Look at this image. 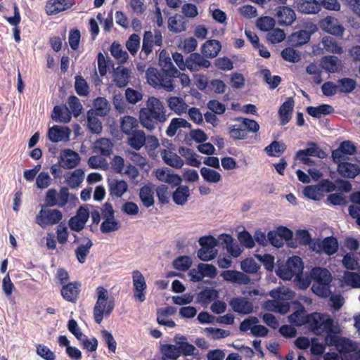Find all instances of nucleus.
Segmentation results:
<instances>
[{
    "label": "nucleus",
    "instance_id": "obj_1",
    "mask_svg": "<svg viewBox=\"0 0 360 360\" xmlns=\"http://www.w3.org/2000/svg\"><path fill=\"white\" fill-rule=\"evenodd\" d=\"M167 119L165 107L160 101L155 97H149L146 107L142 108L139 112V120L141 125L153 130L158 123H163Z\"/></svg>",
    "mask_w": 360,
    "mask_h": 360
},
{
    "label": "nucleus",
    "instance_id": "obj_2",
    "mask_svg": "<svg viewBox=\"0 0 360 360\" xmlns=\"http://www.w3.org/2000/svg\"><path fill=\"white\" fill-rule=\"evenodd\" d=\"M159 65L161 67L160 70L150 67L146 72L148 84L158 89L163 83L162 79L166 80L171 74L172 76H174V74L179 73V71L173 65L171 58L163 55L162 52L160 54Z\"/></svg>",
    "mask_w": 360,
    "mask_h": 360
},
{
    "label": "nucleus",
    "instance_id": "obj_3",
    "mask_svg": "<svg viewBox=\"0 0 360 360\" xmlns=\"http://www.w3.org/2000/svg\"><path fill=\"white\" fill-rule=\"evenodd\" d=\"M305 326L316 335H327L333 333V330L338 326L334 319L328 314L319 312L309 314Z\"/></svg>",
    "mask_w": 360,
    "mask_h": 360
},
{
    "label": "nucleus",
    "instance_id": "obj_4",
    "mask_svg": "<svg viewBox=\"0 0 360 360\" xmlns=\"http://www.w3.org/2000/svg\"><path fill=\"white\" fill-rule=\"evenodd\" d=\"M313 280L312 292L321 297H328L331 294V282L333 280L330 272L326 268L314 267L311 272Z\"/></svg>",
    "mask_w": 360,
    "mask_h": 360
},
{
    "label": "nucleus",
    "instance_id": "obj_5",
    "mask_svg": "<svg viewBox=\"0 0 360 360\" xmlns=\"http://www.w3.org/2000/svg\"><path fill=\"white\" fill-rule=\"evenodd\" d=\"M97 301L94 307V318L95 322L100 324L103 316H109L114 309V300L109 299L108 290L103 286L96 288Z\"/></svg>",
    "mask_w": 360,
    "mask_h": 360
},
{
    "label": "nucleus",
    "instance_id": "obj_6",
    "mask_svg": "<svg viewBox=\"0 0 360 360\" xmlns=\"http://www.w3.org/2000/svg\"><path fill=\"white\" fill-rule=\"evenodd\" d=\"M235 120L239 124L230 125L228 128L230 137L235 141L245 139L249 133H256L259 129V124L254 120L237 117Z\"/></svg>",
    "mask_w": 360,
    "mask_h": 360
},
{
    "label": "nucleus",
    "instance_id": "obj_7",
    "mask_svg": "<svg viewBox=\"0 0 360 360\" xmlns=\"http://www.w3.org/2000/svg\"><path fill=\"white\" fill-rule=\"evenodd\" d=\"M303 262L298 256L290 257L285 264L279 265L276 274L283 280H291L295 276H299L303 271Z\"/></svg>",
    "mask_w": 360,
    "mask_h": 360
},
{
    "label": "nucleus",
    "instance_id": "obj_8",
    "mask_svg": "<svg viewBox=\"0 0 360 360\" xmlns=\"http://www.w3.org/2000/svg\"><path fill=\"white\" fill-rule=\"evenodd\" d=\"M162 45V35L160 30L155 29L154 32L145 31L143 37L142 49L139 56L142 60H146L150 53L153 52L154 46Z\"/></svg>",
    "mask_w": 360,
    "mask_h": 360
},
{
    "label": "nucleus",
    "instance_id": "obj_9",
    "mask_svg": "<svg viewBox=\"0 0 360 360\" xmlns=\"http://www.w3.org/2000/svg\"><path fill=\"white\" fill-rule=\"evenodd\" d=\"M41 206L35 218V222L41 228L58 224L63 219V213L58 209Z\"/></svg>",
    "mask_w": 360,
    "mask_h": 360
},
{
    "label": "nucleus",
    "instance_id": "obj_10",
    "mask_svg": "<svg viewBox=\"0 0 360 360\" xmlns=\"http://www.w3.org/2000/svg\"><path fill=\"white\" fill-rule=\"evenodd\" d=\"M338 333L339 329L337 326L333 330V333L328 334L324 337V342L326 346L335 347L341 354L354 351L355 347L352 342L346 338L339 336Z\"/></svg>",
    "mask_w": 360,
    "mask_h": 360
},
{
    "label": "nucleus",
    "instance_id": "obj_11",
    "mask_svg": "<svg viewBox=\"0 0 360 360\" xmlns=\"http://www.w3.org/2000/svg\"><path fill=\"white\" fill-rule=\"evenodd\" d=\"M199 244L201 246L198 251V257L202 261H210L213 259L217 255L215 247L217 245V240L212 236H203L199 239Z\"/></svg>",
    "mask_w": 360,
    "mask_h": 360
},
{
    "label": "nucleus",
    "instance_id": "obj_12",
    "mask_svg": "<svg viewBox=\"0 0 360 360\" xmlns=\"http://www.w3.org/2000/svg\"><path fill=\"white\" fill-rule=\"evenodd\" d=\"M132 280L134 285V297L139 302L146 300V292L147 285L143 274L138 270L132 272Z\"/></svg>",
    "mask_w": 360,
    "mask_h": 360
},
{
    "label": "nucleus",
    "instance_id": "obj_13",
    "mask_svg": "<svg viewBox=\"0 0 360 360\" xmlns=\"http://www.w3.org/2000/svg\"><path fill=\"white\" fill-rule=\"evenodd\" d=\"M319 26L323 31L337 37H342L345 32V28L338 20L332 16H327L321 19Z\"/></svg>",
    "mask_w": 360,
    "mask_h": 360
},
{
    "label": "nucleus",
    "instance_id": "obj_14",
    "mask_svg": "<svg viewBox=\"0 0 360 360\" xmlns=\"http://www.w3.org/2000/svg\"><path fill=\"white\" fill-rule=\"evenodd\" d=\"M81 283L79 281L70 282L63 285L60 289L62 297L67 302L76 303L81 291Z\"/></svg>",
    "mask_w": 360,
    "mask_h": 360
},
{
    "label": "nucleus",
    "instance_id": "obj_15",
    "mask_svg": "<svg viewBox=\"0 0 360 360\" xmlns=\"http://www.w3.org/2000/svg\"><path fill=\"white\" fill-rule=\"evenodd\" d=\"M80 162L79 154L71 149L63 150L60 155L58 163L64 169H73Z\"/></svg>",
    "mask_w": 360,
    "mask_h": 360
},
{
    "label": "nucleus",
    "instance_id": "obj_16",
    "mask_svg": "<svg viewBox=\"0 0 360 360\" xmlns=\"http://www.w3.org/2000/svg\"><path fill=\"white\" fill-rule=\"evenodd\" d=\"M74 4V0H49L45 10L47 15H53L70 8Z\"/></svg>",
    "mask_w": 360,
    "mask_h": 360
},
{
    "label": "nucleus",
    "instance_id": "obj_17",
    "mask_svg": "<svg viewBox=\"0 0 360 360\" xmlns=\"http://www.w3.org/2000/svg\"><path fill=\"white\" fill-rule=\"evenodd\" d=\"M232 309L238 314H250L253 311V304L245 297L232 298L229 302Z\"/></svg>",
    "mask_w": 360,
    "mask_h": 360
},
{
    "label": "nucleus",
    "instance_id": "obj_18",
    "mask_svg": "<svg viewBox=\"0 0 360 360\" xmlns=\"http://www.w3.org/2000/svg\"><path fill=\"white\" fill-rule=\"evenodd\" d=\"M356 148L350 141H342L339 148L333 150L332 158L334 162H339L344 160L345 155H352L356 153Z\"/></svg>",
    "mask_w": 360,
    "mask_h": 360
},
{
    "label": "nucleus",
    "instance_id": "obj_19",
    "mask_svg": "<svg viewBox=\"0 0 360 360\" xmlns=\"http://www.w3.org/2000/svg\"><path fill=\"white\" fill-rule=\"evenodd\" d=\"M223 278L229 282L240 285H248L250 283V278L245 274L236 270H226L221 273Z\"/></svg>",
    "mask_w": 360,
    "mask_h": 360
},
{
    "label": "nucleus",
    "instance_id": "obj_20",
    "mask_svg": "<svg viewBox=\"0 0 360 360\" xmlns=\"http://www.w3.org/2000/svg\"><path fill=\"white\" fill-rule=\"evenodd\" d=\"M336 163L338 173L344 178L354 179L360 174V167L356 164L342 161Z\"/></svg>",
    "mask_w": 360,
    "mask_h": 360
},
{
    "label": "nucleus",
    "instance_id": "obj_21",
    "mask_svg": "<svg viewBox=\"0 0 360 360\" xmlns=\"http://www.w3.org/2000/svg\"><path fill=\"white\" fill-rule=\"evenodd\" d=\"M276 16L281 25H290L295 20L294 10L288 6H278L276 9Z\"/></svg>",
    "mask_w": 360,
    "mask_h": 360
},
{
    "label": "nucleus",
    "instance_id": "obj_22",
    "mask_svg": "<svg viewBox=\"0 0 360 360\" xmlns=\"http://www.w3.org/2000/svg\"><path fill=\"white\" fill-rule=\"evenodd\" d=\"M210 66V62L198 53H191L187 58L186 68L191 71H198L200 69L207 68Z\"/></svg>",
    "mask_w": 360,
    "mask_h": 360
},
{
    "label": "nucleus",
    "instance_id": "obj_23",
    "mask_svg": "<svg viewBox=\"0 0 360 360\" xmlns=\"http://www.w3.org/2000/svg\"><path fill=\"white\" fill-rule=\"evenodd\" d=\"M171 77H168V79L166 80H164L162 79V82H163L160 86V88H163L167 91H172L175 89V84H174V79L179 78L181 84L183 86H187L190 84V78L189 77L184 74L179 72V73L174 74V76H172V74L169 75Z\"/></svg>",
    "mask_w": 360,
    "mask_h": 360
},
{
    "label": "nucleus",
    "instance_id": "obj_24",
    "mask_svg": "<svg viewBox=\"0 0 360 360\" xmlns=\"http://www.w3.org/2000/svg\"><path fill=\"white\" fill-rule=\"evenodd\" d=\"M297 11L306 14H315L320 11L321 6L318 0H296Z\"/></svg>",
    "mask_w": 360,
    "mask_h": 360
},
{
    "label": "nucleus",
    "instance_id": "obj_25",
    "mask_svg": "<svg viewBox=\"0 0 360 360\" xmlns=\"http://www.w3.org/2000/svg\"><path fill=\"white\" fill-rule=\"evenodd\" d=\"M221 43L216 39H210L205 41L202 48L201 52L206 58H215L221 51Z\"/></svg>",
    "mask_w": 360,
    "mask_h": 360
},
{
    "label": "nucleus",
    "instance_id": "obj_26",
    "mask_svg": "<svg viewBox=\"0 0 360 360\" xmlns=\"http://www.w3.org/2000/svg\"><path fill=\"white\" fill-rule=\"evenodd\" d=\"M307 146L308 148L305 149L297 151V156L316 157L321 159L326 158V153L320 148L316 143L313 141L308 142Z\"/></svg>",
    "mask_w": 360,
    "mask_h": 360
},
{
    "label": "nucleus",
    "instance_id": "obj_27",
    "mask_svg": "<svg viewBox=\"0 0 360 360\" xmlns=\"http://www.w3.org/2000/svg\"><path fill=\"white\" fill-rule=\"evenodd\" d=\"M321 65L327 72L335 73L340 71L341 61L334 56H326L321 58Z\"/></svg>",
    "mask_w": 360,
    "mask_h": 360
},
{
    "label": "nucleus",
    "instance_id": "obj_28",
    "mask_svg": "<svg viewBox=\"0 0 360 360\" xmlns=\"http://www.w3.org/2000/svg\"><path fill=\"white\" fill-rule=\"evenodd\" d=\"M13 16L12 17H7L4 16V18L6 20V21L11 24V25L14 26L13 27V37L14 39L16 42H20V30L18 27V25L20 22L21 17L20 11L18 8V6L16 3L13 4Z\"/></svg>",
    "mask_w": 360,
    "mask_h": 360
},
{
    "label": "nucleus",
    "instance_id": "obj_29",
    "mask_svg": "<svg viewBox=\"0 0 360 360\" xmlns=\"http://www.w3.org/2000/svg\"><path fill=\"white\" fill-rule=\"evenodd\" d=\"M308 314L304 306L299 304L298 309L288 316V321L295 326H305Z\"/></svg>",
    "mask_w": 360,
    "mask_h": 360
},
{
    "label": "nucleus",
    "instance_id": "obj_30",
    "mask_svg": "<svg viewBox=\"0 0 360 360\" xmlns=\"http://www.w3.org/2000/svg\"><path fill=\"white\" fill-rule=\"evenodd\" d=\"M294 100L292 98H288L280 107L278 113L281 124H286L291 118V114L293 110Z\"/></svg>",
    "mask_w": 360,
    "mask_h": 360
},
{
    "label": "nucleus",
    "instance_id": "obj_31",
    "mask_svg": "<svg viewBox=\"0 0 360 360\" xmlns=\"http://www.w3.org/2000/svg\"><path fill=\"white\" fill-rule=\"evenodd\" d=\"M318 247L328 255L335 254L338 250V240L333 236L325 238L321 243H319Z\"/></svg>",
    "mask_w": 360,
    "mask_h": 360
},
{
    "label": "nucleus",
    "instance_id": "obj_32",
    "mask_svg": "<svg viewBox=\"0 0 360 360\" xmlns=\"http://www.w3.org/2000/svg\"><path fill=\"white\" fill-rule=\"evenodd\" d=\"M161 156L164 162L174 168L179 169L184 165V160L177 154L163 149L161 151Z\"/></svg>",
    "mask_w": 360,
    "mask_h": 360
},
{
    "label": "nucleus",
    "instance_id": "obj_33",
    "mask_svg": "<svg viewBox=\"0 0 360 360\" xmlns=\"http://www.w3.org/2000/svg\"><path fill=\"white\" fill-rule=\"evenodd\" d=\"M186 22L182 15L176 14L169 18L168 29L169 31L174 33H179L186 30Z\"/></svg>",
    "mask_w": 360,
    "mask_h": 360
},
{
    "label": "nucleus",
    "instance_id": "obj_34",
    "mask_svg": "<svg viewBox=\"0 0 360 360\" xmlns=\"http://www.w3.org/2000/svg\"><path fill=\"white\" fill-rule=\"evenodd\" d=\"M162 360H177L180 356L178 346L172 344H165L160 347Z\"/></svg>",
    "mask_w": 360,
    "mask_h": 360
},
{
    "label": "nucleus",
    "instance_id": "obj_35",
    "mask_svg": "<svg viewBox=\"0 0 360 360\" xmlns=\"http://www.w3.org/2000/svg\"><path fill=\"white\" fill-rule=\"evenodd\" d=\"M69 133L70 131L68 128H63L55 125L49 129L48 136L52 142L57 143L63 139H68Z\"/></svg>",
    "mask_w": 360,
    "mask_h": 360
},
{
    "label": "nucleus",
    "instance_id": "obj_36",
    "mask_svg": "<svg viewBox=\"0 0 360 360\" xmlns=\"http://www.w3.org/2000/svg\"><path fill=\"white\" fill-rule=\"evenodd\" d=\"M138 127L139 121L135 117L127 115L122 118L120 128L124 134L130 135L137 131Z\"/></svg>",
    "mask_w": 360,
    "mask_h": 360
},
{
    "label": "nucleus",
    "instance_id": "obj_37",
    "mask_svg": "<svg viewBox=\"0 0 360 360\" xmlns=\"http://www.w3.org/2000/svg\"><path fill=\"white\" fill-rule=\"evenodd\" d=\"M307 112L313 117L320 118L322 115H330L333 112V108L328 104H321L317 107L309 106Z\"/></svg>",
    "mask_w": 360,
    "mask_h": 360
},
{
    "label": "nucleus",
    "instance_id": "obj_38",
    "mask_svg": "<svg viewBox=\"0 0 360 360\" xmlns=\"http://www.w3.org/2000/svg\"><path fill=\"white\" fill-rule=\"evenodd\" d=\"M128 139L129 145L134 149L140 150L146 143V134L142 130H137L130 134Z\"/></svg>",
    "mask_w": 360,
    "mask_h": 360
},
{
    "label": "nucleus",
    "instance_id": "obj_39",
    "mask_svg": "<svg viewBox=\"0 0 360 360\" xmlns=\"http://www.w3.org/2000/svg\"><path fill=\"white\" fill-rule=\"evenodd\" d=\"M154 191L150 185H144L139 191V198L143 205L146 207H151L154 205Z\"/></svg>",
    "mask_w": 360,
    "mask_h": 360
},
{
    "label": "nucleus",
    "instance_id": "obj_40",
    "mask_svg": "<svg viewBox=\"0 0 360 360\" xmlns=\"http://www.w3.org/2000/svg\"><path fill=\"white\" fill-rule=\"evenodd\" d=\"M94 115L98 116H105L110 110V105L107 99L104 97H97L94 101Z\"/></svg>",
    "mask_w": 360,
    "mask_h": 360
},
{
    "label": "nucleus",
    "instance_id": "obj_41",
    "mask_svg": "<svg viewBox=\"0 0 360 360\" xmlns=\"http://www.w3.org/2000/svg\"><path fill=\"white\" fill-rule=\"evenodd\" d=\"M127 189L128 185L124 180H114L109 184V191L112 196L121 198Z\"/></svg>",
    "mask_w": 360,
    "mask_h": 360
},
{
    "label": "nucleus",
    "instance_id": "obj_42",
    "mask_svg": "<svg viewBox=\"0 0 360 360\" xmlns=\"http://www.w3.org/2000/svg\"><path fill=\"white\" fill-rule=\"evenodd\" d=\"M310 37V32L305 30H301L292 33L290 36V41L292 46L297 47L307 44L309 41Z\"/></svg>",
    "mask_w": 360,
    "mask_h": 360
},
{
    "label": "nucleus",
    "instance_id": "obj_43",
    "mask_svg": "<svg viewBox=\"0 0 360 360\" xmlns=\"http://www.w3.org/2000/svg\"><path fill=\"white\" fill-rule=\"evenodd\" d=\"M190 195V190L187 186H179L173 193L172 198L176 205H184Z\"/></svg>",
    "mask_w": 360,
    "mask_h": 360
},
{
    "label": "nucleus",
    "instance_id": "obj_44",
    "mask_svg": "<svg viewBox=\"0 0 360 360\" xmlns=\"http://www.w3.org/2000/svg\"><path fill=\"white\" fill-rule=\"evenodd\" d=\"M112 144L109 139L101 138L94 143V150L104 156H109L112 153Z\"/></svg>",
    "mask_w": 360,
    "mask_h": 360
},
{
    "label": "nucleus",
    "instance_id": "obj_45",
    "mask_svg": "<svg viewBox=\"0 0 360 360\" xmlns=\"http://www.w3.org/2000/svg\"><path fill=\"white\" fill-rule=\"evenodd\" d=\"M52 118L56 122L68 123L71 120V112L68 108L56 105L53 108Z\"/></svg>",
    "mask_w": 360,
    "mask_h": 360
},
{
    "label": "nucleus",
    "instance_id": "obj_46",
    "mask_svg": "<svg viewBox=\"0 0 360 360\" xmlns=\"http://www.w3.org/2000/svg\"><path fill=\"white\" fill-rule=\"evenodd\" d=\"M338 92L344 94L352 93L356 87V82L355 79L344 77L339 79L337 82Z\"/></svg>",
    "mask_w": 360,
    "mask_h": 360
},
{
    "label": "nucleus",
    "instance_id": "obj_47",
    "mask_svg": "<svg viewBox=\"0 0 360 360\" xmlns=\"http://www.w3.org/2000/svg\"><path fill=\"white\" fill-rule=\"evenodd\" d=\"M286 150V146L283 143L277 141H272L265 147L264 150L270 157H280Z\"/></svg>",
    "mask_w": 360,
    "mask_h": 360
},
{
    "label": "nucleus",
    "instance_id": "obj_48",
    "mask_svg": "<svg viewBox=\"0 0 360 360\" xmlns=\"http://www.w3.org/2000/svg\"><path fill=\"white\" fill-rule=\"evenodd\" d=\"M169 108L176 114H181L186 110L187 105L183 98L177 96H172L167 100Z\"/></svg>",
    "mask_w": 360,
    "mask_h": 360
},
{
    "label": "nucleus",
    "instance_id": "obj_49",
    "mask_svg": "<svg viewBox=\"0 0 360 360\" xmlns=\"http://www.w3.org/2000/svg\"><path fill=\"white\" fill-rule=\"evenodd\" d=\"M323 48L330 53L341 54L343 52L342 47L339 45L336 40L330 37H325L322 39Z\"/></svg>",
    "mask_w": 360,
    "mask_h": 360
},
{
    "label": "nucleus",
    "instance_id": "obj_50",
    "mask_svg": "<svg viewBox=\"0 0 360 360\" xmlns=\"http://www.w3.org/2000/svg\"><path fill=\"white\" fill-rule=\"evenodd\" d=\"M92 245V241L89 238H86L85 244H82L76 248L75 255L79 263L83 264L85 262Z\"/></svg>",
    "mask_w": 360,
    "mask_h": 360
},
{
    "label": "nucleus",
    "instance_id": "obj_51",
    "mask_svg": "<svg viewBox=\"0 0 360 360\" xmlns=\"http://www.w3.org/2000/svg\"><path fill=\"white\" fill-rule=\"evenodd\" d=\"M191 124L183 118H173L167 127V134L169 136H173L175 135L176 131L179 128H187L190 127Z\"/></svg>",
    "mask_w": 360,
    "mask_h": 360
},
{
    "label": "nucleus",
    "instance_id": "obj_52",
    "mask_svg": "<svg viewBox=\"0 0 360 360\" xmlns=\"http://www.w3.org/2000/svg\"><path fill=\"white\" fill-rule=\"evenodd\" d=\"M88 127L91 132L94 134H100L102 131V124L101 121L95 116L92 110L87 112Z\"/></svg>",
    "mask_w": 360,
    "mask_h": 360
},
{
    "label": "nucleus",
    "instance_id": "obj_53",
    "mask_svg": "<svg viewBox=\"0 0 360 360\" xmlns=\"http://www.w3.org/2000/svg\"><path fill=\"white\" fill-rule=\"evenodd\" d=\"M218 297V292L213 288H205L198 295V300L202 304H209Z\"/></svg>",
    "mask_w": 360,
    "mask_h": 360
},
{
    "label": "nucleus",
    "instance_id": "obj_54",
    "mask_svg": "<svg viewBox=\"0 0 360 360\" xmlns=\"http://www.w3.org/2000/svg\"><path fill=\"white\" fill-rule=\"evenodd\" d=\"M75 89L80 96H86L89 94V86L86 81L81 75L75 77Z\"/></svg>",
    "mask_w": 360,
    "mask_h": 360
},
{
    "label": "nucleus",
    "instance_id": "obj_55",
    "mask_svg": "<svg viewBox=\"0 0 360 360\" xmlns=\"http://www.w3.org/2000/svg\"><path fill=\"white\" fill-rule=\"evenodd\" d=\"M200 174L207 182L217 183L221 179V176L218 172L205 167L201 168Z\"/></svg>",
    "mask_w": 360,
    "mask_h": 360
},
{
    "label": "nucleus",
    "instance_id": "obj_56",
    "mask_svg": "<svg viewBox=\"0 0 360 360\" xmlns=\"http://www.w3.org/2000/svg\"><path fill=\"white\" fill-rule=\"evenodd\" d=\"M111 55L116 59L121 62H125L128 58V53L127 51L122 50L121 45L114 41L110 46Z\"/></svg>",
    "mask_w": 360,
    "mask_h": 360
},
{
    "label": "nucleus",
    "instance_id": "obj_57",
    "mask_svg": "<svg viewBox=\"0 0 360 360\" xmlns=\"http://www.w3.org/2000/svg\"><path fill=\"white\" fill-rule=\"evenodd\" d=\"M140 37L137 34H132L127 41L126 48L132 56L137 53L140 48Z\"/></svg>",
    "mask_w": 360,
    "mask_h": 360
},
{
    "label": "nucleus",
    "instance_id": "obj_58",
    "mask_svg": "<svg viewBox=\"0 0 360 360\" xmlns=\"http://www.w3.org/2000/svg\"><path fill=\"white\" fill-rule=\"evenodd\" d=\"M303 193L309 199L315 201L320 200L323 196V193H321L317 185H311L306 186L304 188Z\"/></svg>",
    "mask_w": 360,
    "mask_h": 360
},
{
    "label": "nucleus",
    "instance_id": "obj_59",
    "mask_svg": "<svg viewBox=\"0 0 360 360\" xmlns=\"http://www.w3.org/2000/svg\"><path fill=\"white\" fill-rule=\"evenodd\" d=\"M174 267L179 271H186L192 265L191 259L188 256H179L173 262Z\"/></svg>",
    "mask_w": 360,
    "mask_h": 360
},
{
    "label": "nucleus",
    "instance_id": "obj_60",
    "mask_svg": "<svg viewBox=\"0 0 360 360\" xmlns=\"http://www.w3.org/2000/svg\"><path fill=\"white\" fill-rule=\"evenodd\" d=\"M84 172L81 169H75L68 179V183L72 188L77 187L84 180Z\"/></svg>",
    "mask_w": 360,
    "mask_h": 360
},
{
    "label": "nucleus",
    "instance_id": "obj_61",
    "mask_svg": "<svg viewBox=\"0 0 360 360\" xmlns=\"http://www.w3.org/2000/svg\"><path fill=\"white\" fill-rule=\"evenodd\" d=\"M105 220L101 225V231L103 233H110L117 231L120 229V225L117 221L113 219H104Z\"/></svg>",
    "mask_w": 360,
    "mask_h": 360
},
{
    "label": "nucleus",
    "instance_id": "obj_62",
    "mask_svg": "<svg viewBox=\"0 0 360 360\" xmlns=\"http://www.w3.org/2000/svg\"><path fill=\"white\" fill-rule=\"evenodd\" d=\"M37 354L44 360H55L56 354L44 345H37Z\"/></svg>",
    "mask_w": 360,
    "mask_h": 360
},
{
    "label": "nucleus",
    "instance_id": "obj_63",
    "mask_svg": "<svg viewBox=\"0 0 360 360\" xmlns=\"http://www.w3.org/2000/svg\"><path fill=\"white\" fill-rule=\"evenodd\" d=\"M281 56L285 60L291 63L297 62L300 59L297 51L291 47L284 49L281 52Z\"/></svg>",
    "mask_w": 360,
    "mask_h": 360
},
{
    "label": "nucleus",
    "instance_id": "obj_64",
    "mask_svg": "<svg viewBox=\"0 0 360 360\" xmlns=\"http://www.w3.org/2000/svg\"><path fill=\"white\" fill-rule=\"evenodd\" d=\"M68 103L74 116H79L81 114L83 108L82 104L80 103L79 99L77 96L72 95L68 98Z\"/></svg>",
    "mask_w": 360,
    "mask_h": 360
}]
</instances>
